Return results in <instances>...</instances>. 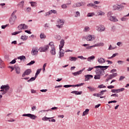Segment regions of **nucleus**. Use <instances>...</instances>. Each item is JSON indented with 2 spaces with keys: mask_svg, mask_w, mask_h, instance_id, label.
I'll return each instance as SVG.
<instances>
[{
  "mask_svg": "<svg viewBox=\"0 0 129 129\" xmlns=\"http://www.w3.org/2000/svg\"><path fill=\"white\" fill-rule=\"evenodd\" d=\"M16 13H17V11H14L12 13V15L11 16V18H10V24L11 25H14L15 20H17V16H15Z\"/></svg>",
  "mask_w": 129,
  "mask_h": 129,
  "instance_id": "f257e3e1",
  "label": "nucleus"
},
{
  "mask_svg": "<svg viewBox=\"0 0 129 129\" xmlns=\"http://www.w3.org/2000/svg\"><path fill=\"white\" fill-rule=\"evenodd\" d=\"M107 18L109 19V20H110V21L111 22H118V20L116 18H115V17L112 16L111 12H107Z\"/></svg>",
  "mask_w": 129,
  "mask_h": 129,
  "instance_id": "f03ea898",
  "label": "nucleus"
},
{
  "mask_svg": "<svg viewBox=\"0 0 129 129\" xmlns=\"http://www.w3.org/2000/svg\"><path fill=\"white\" fill-rule=\"evenodd\" d=\"M49 46L51 47V50H49V53L52 55H55V48L54 47V43L53 42H49L48 43Z\"/></svg>",
  "mask_w": 129,
  "mask_h": 129,
  "instance_id": "7ed1b4c3",
  "label": "nucleus"
},
{
  "mask_svg": "<svg viewBox=\"0 0 129 129\" xmlns=\"http://www.w3.org/2000/svg\"><path fill=\"white\" fill-rule=\"evenodd\" d=\"M23 116L27 117L32 120H35V119H37V116H35V115L32 114L31 113L24 114H23Z\"/></svg>",
  "mask_w": 129,
  "mask_h": 129,
  "instance_id": "20e7f679",
  "label": "nucleus"
},
{
  "mask_svg": "<svg viewBox=\"0 0 129 129\" xmlns=\"http://www.w3.org/2000/svg\"><path fill=\"white\" fill-rule=\"evenodd\" d=\"M63 24H65V21H64L63 19H59V21H58V25H55V27L59 29H61L62 28Z\"/></svg>",
  "mask_w": 129,
  "mask_h": 129,
  "instance_id": "39448f33",
  "label": "nucleus"
},
{
  "mask_svg": "<svg viewBox=\"0 0 129 129\" xmlns=\"http://www.w3.org/2000/svg\"><path fill=\"white\" fill-rule=\"evenodd\" d=\"M94 69H96V71H105L108 68V66H95L94 67Z\"/></svg>",
  "mask_w": 129,
  "mask_h": 129,
  "instance_id": "423d86ee",
  "label": "nucleus"
},
{
  "mask_svg": "<svg viewBox=\"0 0 129 129\" xmlns=\"http://www.w3.org/2000/svg\"><path fill=\"white\" fill-rule=\"evenodd\" d=\"M49 46V45H46L39 48V51H40V52H45L46 51H47L49 47H51L49 46Z\"/></svg>",
  "mask_w": 129,
  "mask_h": 129,
  "instance_id": "0eeeda50",
  "label": "nucleus"
},
{
  "mask_svg": "<svg viewBox=\"0 0 129 129\" xmlns=\"http://www.w3.org/2000/svg\"><path fill=\"white\" fill-rule=\"evenodd\" d=\"M95 39H96V37L94 35H87L85 36V39L87 41H93Z\"/></svg>",
  "mask_w": 129,
  "mask_h": 129,
  "instance_id": "6e6552de",
  "label": "nucleus"
},
{
  "mask_svg": "<svg viewBox=\"0 0 129 129\" xmlns=\"http://www.w3.org/2000/svg\"><path fill=\"white\" fill-rule=\"evenodd\" d=\"M84 6H85V3L82 2L81 3H77L75 4H73V6H72V7L73 8H77Z\"/></svg>",
  "mask_w": 129,
  "mask_h": 129,
  "instance_id": "1a4fd4ad",
  "label": "nucleus"
},
{
  "mask_svg": "<svg viewBox=\"0 0 129 129\" xmlns=\"http://www.w3.org/2000/svg\"><path fill=\"white\" fill-rule=\"evenodd\" d=\"M96 30L99 32H104L105 31V28L103 25H98L96 26Z\"/></svg>",
  "mask_w": 129,
  "mask_h": 129,
  "instance_id": "9d476101",
  "label": "nucleus"
},
{
  "mask_svg": "<svg viewBox=\"0 0 129 129\" xmlns=\"http://www.w3.org/2000/svg\"><path fill=\"white\" fill-rule=\"evenodd\" d=\"M31 54L32 55V56H37L38 55V48L34 47L33 48H32Z\"/></svg>",
  "mask_w": 129,
  "mask_h": 129,
  "instance_id": "9b49d317",
  "label": "nucleus"
},
{
  "mask_svg": "<svg viewBox=\"0 0 129 129\" xmlns=\"http://www.w3.org/2000/svg\"><path fill=\"white\" fill-rule=\"evenodd\" d=\"M28 28V26L25 24H21L18 26V30H26Z\"/></svg>",
  "mask_w": 129,
  "mask_h": 129,
  "instance_id": "f8f14e48",
  "label": "nucleus"
},
{
  "mask_svg": "<svg viewBox=\"0 0 129 129\" xmlns=\"http://www.w3.org/2000/svg\"><path fill=\"white\" fill-rule=\"evenodd\" d=\"M124 9V6L122 5H118V6H113V10H118L119 11H121Z\"/></svg>",
  "mask_w": 129,
  "mask_h": 129,
  "instance_id": "ddd939ff",
  "label": "nucleus"
},
{
  "mask_svg": "<svg viewBox=\"0 0 129 129\" xmlns=\"http://www.w3.org/2000/svg\"><path fill=\"white\" fill-rule=\"evenodd\" d=\"M0 89L5 90V91L8 92L10 90V85L8 84L1 86Z\"/></svg>",
  "mask_w": 129,
  "mask_h": 129,
  "instance_id": "4468645a",
  "label": "nucleus"
},
{
  "mask_svg": "<svg viewBox=\"0 0 129 129\" xmlns=\"http://www.w3.org/2000/svg\"><path fill=\"white\" fill-rule=\"evenodd\" d=\"M124 90H125V89L124 88H120L118 89H113V90H111V92H112L113 93H119V92L124 91Z\"/></svg>",
  "mask_w": 129,
  "mask_h": 129,
  "instance_id": "2eb2a0df",
  "label": "nucleus"
},
{
  "mask_svg": "<svg viewBox=\"0 0 129 129\" xmlns=\"http://www.w3.org/2000/svg\"><path fill=\"white\" fill-rule=\"evenodd\" d=\"M32 71L31 70V69L26 70V71H25V72H24V73L23 74V77H25V76H26L30 75Z\"/></svg>",
  "mask_w": 129,
  "mask_h": 129,
  "instance_id": "dca6fc26",
  "label": "nucleus"
},
{
  "mask_svg": "<svg viewBox=\"0 0 129 129\" xmlns=\"http://www.w3.org/2000/svg\"><path fill=\"white\" fill-rule=\"evenodd\" d=\"M89 45H90V44H86L82 45L83 46L86 47V50H90L93 47H98V46H89Z\"/></svg>",
  "mask_w": 129,
  "mask_h": 129,
  "instance_id": "f3484780",
  "label": "nucleus"
},
{
  "mask_svg": "<svg viewBox=\"0 0 129 129\" xmlns=\"http://www.w3.org/2000/svg\"><path fill=\"white\" fill-rule=\"evenodd\" d=\"M15 69L14 70H15V73H17L18 75L20 74V68L18 65H15Z\"/></svg>",
  "mask_w": 129,
  "mask_h": 129,
  "instance_id": "a211bd4d",
  "label": "nucleus"
},
{
  "mask_svg": "<svg viewBox=\"0 0 129 129\" xmlns=\"http://www.w3.org/2000/svg\"><path fill=\"white\" fill-rule=\"evenodd\" d=\"M65 44V41L63 40V39H61L60 41V45H59V50L62 49V48L63 47V45Z\"/></svg>",
  "mask_w": 129,
  "mask_h": 129,
  "instance_id": "6ab92c4d",
  "label": "nucleus"
},
{
  "mask_svg": "<svg viewBox=\"0 0 129 129\" xmlns=\"http://www.w3.org/2000/svg\"><path fill=\"white\" fill-rule=\"evenodd\" d=\"M105 62H106V60H105V59L103 58L100 57L98 58V63H99V64H103Z\"/></svg>",
  "mask_w": 129,
  "mask_h": 129,
  "instance_id": "aec40b11",
  "label": "nucleus"
},
{
  "mask_svg": "<svg viewBox=\"0 0 129 129\" xmlns=\"http://www.w3.org/2000/svg\"><path fill=\"white\" fill-rule=\"evenodd\" d=\"M71 94H75L76 95H80L83 94L82 91H73L71 92Z\"/></svg>",
  "mask_w": 129,
  "mask_h": 129,
  "instance_id": "412c9836",
  "label": "nucleus"
},
{
  "mask_svg": "<svg viewBox=\"0 0 129 129\" xmlns=\"http://www.w3.org/2000/svg\"><path fill=\"white\" fill-rule=\"evenodd\" d=\"M63 54H65V52H63V50L59 49V58H61L63 57Z\"/></svg>",
  "mask_w": 129,
  "mask_h": 129,
  "instance_id": "4be33fe9",
  "label": "nucleus"
},
{
  "mask_svg": "<svg viewBox=\"0 0 129 129\" xmlns=\"http://www.w3.org/2000/svg\"><path fill=\"white\" fill-rule=\"evenodd\" d=\"M85 81H88L90 80V78H93V76L91 75H86L85 76Z\"/></svg>",
  "mask_w": 129,
  "mask_h": 129,
  "instance_id": "5701e85b",
  "label": "nucleus"
},
{
  "mask_svg": "<svg viewBox=\"0 0 129 129\" xmlns=\"http://www.w3.org/2000/svg\"><path fill=\"white\" fill-rule=\"evenodd\" d=\"M105 70H97V71H94V73H96V75L98 74H105Z\"/></svg>",
  "mask_w": 129,
  "mask_h": 129,
  "instance_id": "b1692460",
  "label": "nucleus"
},
{
  "mask_svg": "<svg viewBox=\"0 0 129 129\" xmlns=\"http://www.w3.org/2000/svg\"><path fill=\"white\" fill-rule=\"evenodd\" d=\"M104 74H98L96 75H94V80H100V76H103Z\"/></svg>",
  "mask_w": 129,
  "mask_h": 129,
  "instance_id": "393cba45",
  "label": "nucleus"
},
{
  "mask_svg": "<svg viewBox=\"0 0 129 129\" xmlns=\"http://www.w3.org/2000/svg\"><path fill=\"white\" fill-rule=\"evenodd\" d=\"M82 71H79L78 72H75V73H72V75L74 76H78L79 75H80L81 74V73H83V72H81Z\"/></svg>",
  "mask_w": 129,
  "mask_h": 129,
  "instance_id": "a878e982",
  "label": "nucleus"
},
{
  "mask_svg": "<svg viewBox=\"0 0 129 129\" xmlns=\"http://www.w3.org/2000/svg\"><path fill=\"white\" fill-rule=\"evenodd\" d=\"M92 46H97V47H103V46H104V43L99 42V43H97V44H95Z\"/></svg>",
  "mask_w": 129,
  "mask_h": 129,
  "instance_id": "bb28decb",
  "label": "nucleus"
},
{
  "mask_svg": "<svg viewBox=\"0 0 129 129\" xmlns=\"http://www.w3.org/2000/svg\"><path fill=\"white\" fill-rule=\"evenodd\" d=\"M94 58H95L94 55H92L89 57H87L86 59H87V61L91 62L92 61H93V60H94Z\"/></svg>",
  "mask_w": 129,
  "mask_h": 129,
  "instance_id": "cd10ccee",
  "label": "nucleus"
},
{
  "mask_svg": "<svg viewBox=\"0 0 129 129\" xmlns=\"http://www.w3.org/2000/svg\"><path fill=\"white\" fill-rule=\"evenodd\" d=\"M90 27L89 26H85V27H84V29L83 30V32H89L90 31Z\"/></svg>",
  "mask_w": 129,
  "mask_h": 129,
  "instance_id": "c85d7f7f",
  "label": "nucleus"
},
{
  "mask_svg": "<svg viewBox=\"0 0 129 129\" xmlns=\"http://www.w3.org/2000/svg\"><path fill=\"white\" fill-rule=\"evenodd\" d=\"M77 59H78V58L75 57L70 56L69 57V60L71 61H76Z\"/></svg>",
  "mask_w": 129,
  "mask_h": 129,
  "instance_id": "c756f323",
  "label": "nucleus"
},
{
  "mask_svg": "<svg viewBox=\"0 0 129 129\" xmlns=\"http://www.w3.org/2000/svg\"><path fill=\"white\" fill-rule=\"evenodd\" d=\"M15 59H20V60H26V57H25L24 55H21L20 56H18V57Z\"/></svg>",
  "mask_w": 129,
  "mask_h": 129,
  "instance_id": "7c9ffc66",
  "label": "nucleus"
},
{
  "mask_svg": "<svg viewBox=\"0 0 129 129\" xmlns=\"http://www.w3.org/2000/svg\"><path fill=\"white\" fill-rule=\"evenodd\" d=\"M97 15L98 16H104L105 13H104L103 11L99 10V11H98V12L97 13Z\"/></svg>",
  "mask_w": 129,
  "mask_h": 129,
  "instance_id": "2f4dec72",
  "label": "nucleus"
},
{
  "mask_svg": "<svg viewBox=\"0 0 129 129\" xmlns=\"http://www.w3.org/2000/svg\"><path fill=\"white\" fill-rule=\"evenodd\" d=\"M90 110L89 109H85V111L83 112V116L89 114V111Z\"/></svg>",
  "mask_w": 129,
  "mask_h": 129,
  "instance_id": "473e14b6",
  "label": "nucleus"
},
{
  "mask_svg": "<svg viewBox=\"0 0 129 129\" xmlns=\"http://www.w3.org/2000/svg\"><path fill=\"white\" fill-rule=\"evenodd\" d=\"M35 79H37V77H35V76H34V77H32L31 78V79H30V80H27V82L30 83L34 81L35 80Z\"/></svg>",
  "mask_w": 129,
  "mask_h": 129,
  "instance_id": "72a5a7b5",
  "label": "nucleus"
},
{
  "mask_svg": "<svg viewBox=\"0 0 129 129\" xmlns=\"http://www.w3.org/2000/svg\"><path fill=\"white\" fill-rule=\"evenodd\" d=\"M28 38V36L26 35L21 36V37H20V39L21 40H23V41H26V40H27Z\"/></svg>",
  "mask_w": 129,
  "mask_h": 129,
  "instance_id": "f704fd0d",
  "label": "nucleus"
},
{
  "mask_svg": "<svg viewBox=\"0 0 129 129\" xmlns=\"http://www.w3.org/2000/svg\"><path fill=\"white\" fill-rule=\"evenodd\" d=\"M52 118H53V117H47L45 116L44 117H42L41 120H42V121H47V120H49L50 119H52Z\"/></svg>",
  "mask_w": 129,
  "mask_h": 129,
  "instance_id": "c9c22d12",
  "label": "nucleus"
},
{
  "mask_svg": "<svg viewBox=\"0 0 129 129\" xmlns=\"http://www.w3.org/2000/svg\"><path fill=\"white\" fill-rule=\"evenodd\" d=\"M102 96H103V95L97 94L96 93L93 94V96H94V97H97L98 98H104V97H103Z\"/></svg>",
  "mask_w": 129,
  "mask_h": 129,
  "instance_id": "e433bc0d",
  "label": "nucleus"
},
{
  "mask_svg": "<svg viewBox=\"0 0 129 129\" xmlns=\"http://www.w3.org/2000/svg\"><path fill=\"white\" fill-rule=\"evenodd\" d=\"M41 72V69L37 70V72L35 73V75L34 76H35V77H37L38 75H39V74H40V72Z\"/></svg>",
  "mask_w": 129,
  "mask_h": 129,
  "instance_id": "4c0bfd02",
  "label": "nucleus"
},
{
  "mask_svg": "<svg viewBox=\"0 0 129 129\" xmlns=\"http://www.w3.org/2000/svg\"><path fill=\"white\" fill-rule=\"evenodd\" d=\"M107 92V91H106V90H103V91H100V93H97V94H96L103 96V95H104V93L105 92Z\"/></svg>",
  "mask_w": 129,
  "mask_h": 129,
  "instance_id": "58836bf2",
  "label": "nucleus"
},
{
  "mask_svg": "<svg viewBox=\"0 0 129 129\" xmlns=\"http://www.w3.org/2000/svg\"><path fill=\"white\" fill-rule=\"evenodd\" d=\"M117 55H118L117 53H114L112 54V56H111V57H107V59H111L112 58H113L114 57H115V56H117Z\"/></svg>",
  "mask_w": 129,
  "mask_h": 129,
  "instance_id": "ea45409f",
  "label": "nucleus"
},
{
  "mask_svg": "<svg viewBox=\"0 0 129 129\" xmlns=\"http://www.w3.org/2000/svg\"><path fill=\"white\" fill-rule=\"evenodd\" d=\"M46 38V35H45V34L44 33H40V39H45Z\"/></svg>",
  "mask_w": 129,
  "mask_h": 129,
  "instance_id": "a19ab883",
  "label": "nucleus"
},
{
  "mask_svg": "<svg viewBox=\"0 0 129 129\" xmlns=\"http://www.w3.org/2000/svg\"><path fill=\"white\" fill-rule=\"evenodd\" d=\"M94 16V13H87V17H92Z\"/></svg>",
  "mask_w": 129,
  "mask_h": 129,
  "instance_id": "79ce46f5",
  "label": "nucleus"
},
{
  "mask_svg": "<svg viewBox=\"0 0 129 129\" xmlns=\"http://www.w3.org/2000/svg\"><path fill=\"white\" fill-rule=\"evenodd\" d=\"M46 13H47V14H55L56 13V11H55V10H50V11H48V12Z\"/></svg>",
  "mask_w": 129,
  "mask_h": 129,
  "instance_id": "37998d69",
  "label": "nucleus"
},
{
  "mask_svg": "<svg viewBox=\"0 0 129 129\" xmlns=\"http://www.w3.org/2000/svg\"><path fill=\"white\" fill-rule=\"evenodd\" d=\"M34 63H35V61L34 60H32L29 63H27V66H31L32 65H33V64H34Z\"/></svg>",
  "mask_w": 129,
  "mask_h": 129,
  "instance_id": "c03bdc74",
  "label": "nucleus"
},
{
  "mask_svg": "<svg viewBox=\"0 0 129 129\" xmlns=\"http://www.w3.org/2000/svg\"><path fill=\"white\" fill-rule=\"evenodd\" d=\"M80 17V13L79 12H76V15L75 16V17L78 18Z\"/></svg>",
  "mask_w": 129,
  "mask_h": 129,
  "instance_id": "a18cd8bd",
  "label": "nucleus"
},
{
  "mask_svg": "<svg viewBox=\"0 0 129 129\" xmlns=\"http://www.w3.org/2000/svg\"><path fill=\"white\" fill-rule=\"evenodd\" d=\"M106 88V86H104V85H103V84L98 86V88H99V89H102V88Z\"/></svg>",
  "mask_w": 129,
  "mask_h": 129,
  "instance_id": "49530a36",
  "label": "nucleus"
},
{
  "mask_svg": "<svg viewBox=\"0 0 129 129\" xmlns=\"http://www.w3.org/2000/svg\"><path fill=\"white\" fill-rule=\"evenodd\" d=\"M24 1L20 2V3H19V6L21 8H22V7L24 6Z\"/></svg>",
  "mask_w": 129,
  "mask_h": 129,
  "instance_id": "de8ad7c7",
  "label": "nucleus"
},
{
  "mask_svg": "<svg viewBox=\"0 0 129 129\" xmlns=\"http://www.w3.org/2000/svg\"><path fill=\"white\" fill-rule=\"evenodd\" d=\"M0 68H4V63H3V60H1V59H0Z\"/></svg>",
  "mask_w": 129,
  "mask_h": 129,
  "instance_id": "09e8293b",
  "label": "nucleus"
},
{
  "mask_svg": "<svg viewBox=\"0 0 129 129\" xmlns=\"http://www.w3.org/2000/svg\"><path fill=\"white\" fill-rule=\"evenodd\" d=\"M20 33H21V31H18L15 32H13L12 33V35H17L18 34H20Z\"/></svg>",
  "mask_w": 129,
  "mask_h": 129,
  "instance_id": "8fccbe9b",
  "label": "nucleus"
},
{
  "mask_svg": "<svg viewBox=\"0 0 129 129\" xmlns=\"http://www.w3.org/2000/svg\"><path fill=\"white\" fill-rule=\"evenodd\" d=\"M117 63H118V65H121L123 63H124V61L122 60H118L117 61Z\"/></svg>",
  "mask_w": 129,
  "mask_h": 129,
  "instance_id": "3c124183",
  "label": "nucleus"
},
{
  "mask_svg": "<svg viewBox=\"0 0 129 129\" xmlns=\"http://www.w3.org/2000/svg\"><path fill=\"white\" fill-rule=\"evenodd\" d=\"M51 111V109H48V110H40V111H39L38 113H44L45 111Z\"/></svg>",
  "mask_w": 129,
  "mask_h": 129,
  "instance_id": "603ef678",
  "label": "nucleus"
},
{
  "mask_svg": "<svg viewBox=\"0 0 129 129\" xmlns=\"http://www.w3.org/2000/svg\"><path fill=\"white\" fill-rule=\"evenodd\" d=\"M87 89H89V90H90V91L91 92L94 91V88L91 87H87Z\"/></svg>",
  "mask_w": 129,
  "mask_h": 129,
  "instance_id": "864d4df0",
  "label": "nucleus"
},
{
  "mask_svg": "<svg viewBox=\"0 0 129 129\" xmlns=\"http://www.w3.org/2000/svg\"><path fill=\"white\" fill-rule=\"evenodd\" d=\"M84 83H80V84H77V85H73L72 86H77V87H80V86H83L84 85Z\"/></svg>",
  "mask_w": 129,
  "mask_h": 129,
  "instance_id": "5fc2aeb1",
  "label": "nucleus"
},
{
  "mask_svg": "<svg viewBox=\"0 0 129 129\" xmlns=\"http://www.w3.org/2000/svg\"><path fill=\"white\" fill-rule=\"evenodd\" d=\"M67 5H68L62 4V5H61V9H66L67 8Z\"/></svg>",
  "mask_w": 129,
  "mask_h": 129,
  "instance_id": "6e6d98bb",
  "label": "nucleus"
},
{
  "mask_svg": "<svg viewBox=\"0 0 129 129\" xmlns=\"http://www.w3.org/2000/svg\"><path fill=\"white\" fill-rule=\"evenodd\" d=\"M95 5H96V4H93L92 3H90L89 4H87V6L88 7H93V6H96Z\"/></svg>",
  "mask_w": 129,
  "mask_h": 129,
  "instance_id": "4d7b16f0",
  "label": "nucleus"
},
{
  "mask_svg": "<svg viewBox=\"0 0 129 129\" xmlns=\"http://www.w3.org/2000/svg\"><path fill=\"white\" fill-rule=\"evenodd\" d=\"M30 4H31V6L34 7V6H35V5H37V2H31Z\"/></svg>",
  "mask_w": 129,
  "mask_h": 129,
  "instance_id": "13d9d810",
  "label": "nucleus"
},
{
  "mask_svg": "<svg viewBox=\"0 0 129 129\" xmlns=\"http://www.w3.org/2000/svg\"><path fill=\"white\" fill-rule=\"evenodd\" d=\"M78 58H80V59L82 60H85L86 59V57H84L83 56H78Z\"/></svg>",
  "mask_w": 129,
  "mask_h": 129,
  "instance_id": "bf43d9fd",
  "label": "nucleus"
},
{
  "mask_svg": "<svg viewBox=\"0 0 129 129\" xmlns=\"http://www.w3.org/2000/svg\"><path fill=\"white\" fill-rule=\"evenodd\" d=\"M32 111H34V110H35V109H37V106H33V107H32L31 108Z\"/></svg>",
  "mask_w": 129,
  "mask_h": 129,
  "instance_id": "052dcab7",
  "label": "nucleus"
},
{
  "mask_svg": "<svg viewBox=\"0 0 129 129\" xmlns=\"http://www.w3.org/2000/svg\"><path fill=\"white\" fill-rule=\"evenodd\" d=\"M31 93H32V94L37 93V91L33 90V89H31Z\"/></svg>",
  "mask_w": 129,
  "mask_h": 129,
  "instance_id": "680f3d73",
  "label": "nucleus"
},
{
  "mask_svg": "<svg viewBox=\"0 0 129 129\" xmlns=\"http://www.w3.org/2000/svg\"><path fill=\"white\" fill-rule=\"evenodd\" d=\"M126 20H127V18H126L123 17V18H120V21H125Z\"/></svg>",
  "mask_w": 129,
  "mask_h": 129,
  "instance_id": "e2e57ef3",
  "label": "nucleus"
},
{
  "mask_svg": "<svg viewBox=\"0 0 129 129\" xmlns=\"http://www.w3.org/2000/svg\"><path fill=\"white\" fill-rule=\"evenodd\" d=\"M116 103H117V101H115V100L110 101L108 102V103H109V104Z\"/></svg>",
  "mask_w": 129,
  "mask_h": 129,
  "instance_id": "0e129e2a",
  "label": "nucleus"
},
{
  "mask_svg": "<svg viewBox=\"0 0 129 129\" xmlns=\"http://www.w3.org/2000/svg\"><path fill=\"white\" fill-rule=\"evenodd\" d=\"M15 60H17V59H13V60H12V61H11L10 62V64H15L16 62H17L16 61H15Z\"/></svg>",
  "mask_w": 129,
  "mask_h": 129,
  "instance_id": "69168bd1",
  "label": "nucleus"
},
{
  "mask_svg": "<svg viewBox=\"0 0 129 129\" xmlns=\"http://www.w3.org/2000/svg\"><path fill=\"white\" fill-rule=\"evenodd\" d=\"M109 77H116L117 76V73H113L112 75H110L109 76Z\"/></svg>",
  "mask_w": 129,
  "mask_h": 129,
  "instance_id": "338daca9",
  "label": "nucleus"
},
{
  "mask_svg": "<svg viewBox=\"0 0 129 129\" xmlns=\"http://www.w3.org/2000/svg\"><path fill=\"white\" fill-rule=\"evenodd\" d=\"M124 79H125V77L120 76V77L119 78V81H122V80H123Z\"/></svg>",
  "mask_w": 129,
  "mask_h": 129,
  "instance_id": "774afa93",
  "label": "nucleus"
}]
</instances>
